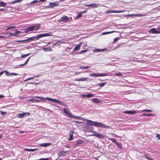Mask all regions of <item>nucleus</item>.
<instances>
[{
	"label": "nucleus",
	"instance_id": "6e6d98bb",
	"mask_svg": "<svg viewBox=\"0 0 160 160\" xmlns=\"http://www.w3.org/2000/svg\"><path fill=\"white\" fill-rule=\"evenodd\" d=\"M4 97H5L3 95H0V98Z\"/></svg>",
	"mask_w": 160,
	"mask_h": 160
},
{
	"label": "nucleus",
	"instance_id": "3c124183",
	"mask_svg": "<svg viewBox=\"0 0 160 160\" xmlns=\"http://www.w3.org/2000/svg\"><path fill=\"white\" fill-rule=\"evenodd\" d=\"M156 137L158 138V139L160 140V135L158 134L156 135Z\"/></svg>",
	"mask_w": 160,
	"mask_h": 160
},
{
	"label": "nucleus",
	"instance_id": "6e6552de",
	"mask_svg": "<svg viewBox=\"0 0 160 160\" xmlns=\"http://www.w3.org/2000/svg\"><path fill=\"white\" fill-rule=\"evenodd\" d=\"M64 112L68 117L72 118L73 115L72 113L70 112L69 110L68 109H67L65 108H64L63 109Z\"/></svg>",
	"mask_w": 160,
	"mask_h": 160
},
{
	"label": "nucleus",
	"instance_id": "412c9836",
	"mask_svg": "<svg viewBox=\"0 0 160 160\" xmlns=\"http://www.w3.org/2000/svg\"><path fill=\"white\" fill-rule=\"evenodd\" d=\"M128 17H131V16L142 17V15L141 14H132L128 15Z\"/></svg>",
	"mask_w": 160,
	"mask_h": 160
},
{
	"label": "nucleus",
	"instance_id": "a19ab883",
	"mask_svg": "<svg viewBox=\"0 0 160 160\" xmlns=\"http://www.w3.org/2000/svg\"><path fill=\"white\" fill-rule=\"evenodd\" d=\"M145 156L146 157L147 159H148V160H153V159L152 158H149L148 157V156L147 155H145Z\"/></svg>",
	"mask_w": 160,
	"mask_h": 160
},
{
	"label": "nucleus",
	"instance_id": "f03ea898",
	"mask_svg": "<svg viewBox=\"0 0 160 160\" xmlns=\"http://www.w3.org/2000/svg\"><path fill=\"white\" fill-rule=\"evenodd\" d=\"M40 27L39 24H35L33 26H31L25 29V32L27 33L28 32L32 31L34 30H37L39 29Z\"/></svg>",
	"mask_w": 160,
	"mask_h": 160
},
{
	"label": "nucleus",
	"instance_id": "c9c22d12",
	"mask_svg": "<svg viewBox=\"0 0 160 160\" xmlns=\"http://www.w3.org/2000/svg\"><path fill=\"white\" fill-rule=\"evenodd\" d=\"M15 28V26H13L9 27H8V28H7L5 29V30L6 31H8V30H9L10 29H12V28Z\"/></svg>",
	"mask_w": 160,
	"mask_h": 160
},
{
	"label": "nucleus",
	"instance_id": "7ed1b4c3",
	"mask_svg": "<svg viewBox=\"0 0 160 160\" xmlns=\"http://www.w3.org/2000/svg\"><path fill=\"white\" fill-rule=\"evenodd\" d=\"M89 75L91 76L94 77H103L105 76H107L108 75V74L106 73H101L99 74H97L96 73H93L92 74H89Z\"/></svg>",
	"mask_w": 160,
	"mask_h": 160
},
{
	"label": "nucleus",
	"instance_id": "4be33fe9",
	"mask_svg": "<svg viewBox=\"0 0 160 160\" xmlns=\"http://www.w3.org/2000/svg\"><path fill=\"white\" fill-rule=\"evenodd\" d=\"M92 100L93 101L94 103H98L100 102V101L99 100V99L97 98L92 99Z\"/></svg>",
	"mask_w": 160,
	"mask_h": 160
},
{
	"label": "nucleus",
	"instance_id": "ddd939ff",
	"mask_svg": "<svg viewBox=\"0 0 160 160\" xmlns=\"http://www.w3.org/2000/svg\"><path fill=\"white\" fill-rule=\"evenodd\" d=\"M84 6L88 7V8L97 7L98 5L95 3H92L89 4H85Z\"/></svg>",
	"mask_w": 160,
	"mask_h": 160
},
{
	"label": "nucleus",
	"instance_id": "7c9ffc66",
	"mask_svg": "<svg viewBox=\"0 0 160 160\" xmlns=\"http://www.w3.org/2000/svg\"><path fill=\"white\" fill-rule=\"evenodd\" d=\"M115 32V31H111V32H104L102 33V34L103 35H106V34H107L111 33H113V32Z\"/></svg>",
	"mask_w": 160,
	"mask_h": 160
},
{
	"label": "nucleus",
	"instance_id": "0eeeda50",
	"mask_svg": "<svg viewBox=\"0 0 160 160\" xmlns=\"http://www.w3.org/2000/svg\"><path fill=\"white\" fill-rule=\"evenodd\" d=\"M45 99H46L49 100V101H52L53 102H55L58 103V104H61V105H62V103H63L62 102L59 100H57L56 99H52L51 98H48V97H46Z\"/></svg>",
	"mask_w": 160,
	"mask_h": 160
},
{
	"label": "nucleus",
	"instance_id": "aec40b11",
	"mask_svg": "<svg viewBox=\"0 0 160 160\" xmlns=\"http://www.w3.org/2000/svg\"><path fill=\"white\" fill-rule=\"evenodd\" d=\"M74 132V131H70L69 133L70 138L68 139L69 141H71L73 139V136Z\"/></svg>",
	"mask_w": 160,
	"mask_h": 160
},
{
	"label": "nucleus",
	"instance_id": "8fccbe9b",
	"mask_svg": "<svg viewBox=\"0 0 160 160\" xmlns=\"http://www.w3.org/2000/svg\"><path fill=\"white\" fill-rule=\"evenodd\" d=\"M36 98H40V99H41L42 100H45V98H44L43 97H38V96H37V97H35Z\"/></svg>",
	"mask_w": 160,
	"mask_h": 160
},
{
	"label": "nucleus",
	"instance_id": "f3484780",
	"mask_svg": "<svg viewBox=\"0 0 160 160\" xmlns=\"http://www.w3.org/2000/svg\"><path fill=\"white\" fill-rule=\"evenodd\" d=\"M81 44H79L75 47L74 48V50L72 52V53H73L75 51L79 50L81 46Z\"/></svg>",
	"mask_w": 160,
	"mask_h": 160
},
{
	"label": "nucleus",
	"instance_id": "cd10ccee",
	"mask_svg": "<svg viewBox=\"0 0 160 160\" xmlns=\"http://www.w3.org/2000/svg\"><path fill=\"white\" fill-rule=\"evenodd\" d=\"M105 50V49H94L93 50V51L95 52H100L101 51H103Z\"/></svg>",
	"mask_w": 160,
	"mask_h": 160
},
{
	"label": "nucleus",
	"instance_id": "5fc2aeb1",
	"mask_svg": "<svg viewBox=\"0 0 160 160\" xmlns=\"http://www.w3.org/2000/svg\"><path fill=\"white\" fill-rule=\"evenodd\" d=\"M6 10H7L6 9L1 8V9H0V11H3Z\"/></svg>",
	"mask_w": 160,
	"mask_h": 160
},
{
	"label": "nucleus",
	"instance_id": "49530a36",
	"mask_svg": "<svg viewBox=\"0 0 160 160\" xmlns=\"http://www.w3.org/2000/svg\"><path fill=\"white\" fill-rule=\"evenodd\" d=\"M87 50H81L80 52H79V53H81L82 52H86L87 51Z\"/></svg>",
	"mask_w": 160,
	"mask_h": 160
},
{
	"label": "nucleus",
	"instance_id": "20e7f679",
	"mask_svg": "<svg viewBox=\"0 0 160 160\" xmlns=\"http://www.w3.org/2000/svg\"><path fill=\"white\" fill-rule=\"evenodd\" d=\"M51 36V34H49L48 33H45L43 34H38L37 35L36 37V40H38L39 38L43 37H45L46 36Z\"/></svg>",
	"mask_w": 160,
	"mask_h": 160
},
{
	"label": "nucleus",
	"instance_id": "bb28decb",
	"mask_svg": "<svg viewBox=\"0 0 160 160\" xmlns=\"http://www.w3.org/2000/svg\"><path fill=\"white\" fill-rule=\"evenodd\" d=\"M154 114L151 113H143L142 114V116H154Z\"/></svg>",
	"mask_w": 160,
	"mask_h": 160
},
{
	"label": "nucleus",
	"instance_id": "6ab92c4d",
	"mask_svg": "<svg viewBox=\"0 0 160 160\" xmlns=\"http://www.w3.org/2000/svg\"><path fill=\"white\" fill-rule=\"evenodd\" d=\"M88 79V78H76L75 79V81H86Z\"/></svg>",
	"mask_w": 160,
	"mask_h": 160
},
{
	"label": "nucleus",
	"instance_id": "c03bdc74",
	"mask_svg": "<svg viewBox=\"0 0 160 160\" xmlns=\"http://www.w3.org/2000/svg\"><path fill=\"white\" fill-rule=\"evenodd\" d=\"M3 72V73H4V72H5V74L8 75L9 76V72L8 71H2Z\"/></svg>",
	"mask_w": 160,
	"mask_h": 160
},
{
	"label": "nucleus",
	"instance_id": "a18cd8bd",
	"mask_svg": "<svg viewBox=\"0 0 160 160\" xmlns=\"http://www.w3.org/2000/svg\"><path fill=\"white\" fill-rule=\"evenodd\" d=\"M25 65V64H24V63L23 64H20L19 65L17 66L16 67H15L14 68H20V67H19L20 66H23V65Z\"/></svg>",
	"mask_w": 160,
	"mask_h": 160
},
{
	"label": "nucleus",
	"instance_id": "338daca9",
	"mask_svg": "<svg viewBox=\"0 0 160 160\" xmlns=\"http://www.w3.org/2000/svg\"><path fill=\"white\" fill-rule=\"evenodd\" d=\"M86 12V11H82V12H83V13H84Z\"/></svg>",
	"mask_w": 160,
	"mask_h": 160
},
{
	"label": "nucleus",
	"instance_id": "f704fd0d",
	"mask_svg": "<svg viewBox=\"0 0 160 160\" xmlns=\"http://www.w3.org/2000/svg\"><path fill=\"white\" fill-rule=\"evenodd\" d=\"M106 83V82H102L99 83V85L100 87H102L104 86Z\"/></svg>",
	"mask_w": 160,
	"mask_h": 160
},
{
	"label": "nucleus",
	"instance_id": "e2e57ef3",
	"mask_svg": "<svg viewBox=\"0 0 160 160\" xmlns=\"http://www.w3.org/2000/svg\"><path fill=\"white\" fill-rule=\"evenodd\" d=\"M38 84H39V83H35V82H34V84L36 85H38Z\"/></svg>",
	"mask_w": 160,
	"mask_h": 160
},
{
	"label": "nucleus",
	"instance_id": "b1692460",
	"mask_svg": "<svg viewBox=\"0 0 160 160\" xmlns=\"http://www.w3.org/2000/svg\"><path fill=\"white\" fill-rule=\"evenodd\" d=\"M26 114L25 113H19L18 114V117L20 118H23Z\"/></svg>",
	"mask_w": 160,
	"mask_h": 160
},
{
	"label": "nucleus",
	"instance_id": "5701e85b",
	"mask_svg": "<svg viewBox=\"0 0 160 160\" xmlns=\"http://www.w3.org/2000/svg\"><path fill=\"white\" fill-rule=\"evenodd\" d=\"M116 144L118 146V148L119 149L121 150L122 148V146L121 145V144L120 142H116Z\"/></svg>",
	"mask_w": 160,
	"mask_h": 160
},
{
	"label": "nucleus",
	"instance_id": "79ce46f5",
	"mask_svg": "<svg viewBox=\"0 0 160 160\" xmlns=\"http://www.w3.org/2000/svg\"><path fill=\"white\" fill-rule=\"evenodd\" d=\"M38 2V1L36 0H34L33 1H32V2H31L30 4H33L34 3H37Z\"/></svg>",
	"mask_w": 160,
	"mask_h": 160
},
{
	"label": "nucleus",
	"instance_id": "423d86ee",
	"mask_svg": "<svg viewBox=\"0 0 160 160\" xmlns=\"http://www.w3.org/2000/svg\"><path fill=\"white\" fill-rule=\"evenodd\" d=\"M36 40V37H30L29 38H28L27 39L22 40H19V41H16L17 42H25L28 41H34Z\"/></svg>",
	"mask_w": 160,
	"mask_h": 160
},
{
	"label": "nucleus",
	"instance_id": "9d476101",
	"mask_svg": "<svg viewBox=\"0 0 160 160\" xmlns=\"http://www.w3.org/2000/svg\"><path fill=\"white\" fill-rule=\"evenodd\" d=\"M149 32L152 33L158 34L160 33V31H158L156 29L153 28L149 30Z\"/></svg>",
	"mask_w": 160,
	"mask_h": 160
},
{
	"label": "nucleus",
	"instance_id": "864d4df0",
	"mask_svg": "<svg viewBox=\"0 0 160 160\" xmlns=\"http://www.w3.org/2000/svg\"><path fill=\"white\" fill-rule=\"evenodd\" d=\"M30 58V57H29V58H28L27 59V60L24 63V64H26L27 63V62H28Z\"/></svg>",
	"mask_w": 160,
	"mask_h": 160
},
{
	"label": "nucleus",
	"instance_id": "dca6fc26",
	"mask_svg": "<svg viewBox=\"0 0 160 160\" xmlns=\"http://www.w3.org/2000/svg\"><path fill=\"white\" fill-rule=\"evenodd\" d=\"M67 152V151H62L59 152L58 154V157H60L64 155Z\"/></svg>",
	"mask_w": 160,
	"mask_h": 160
},
{
	"label": "nucleus",
	"instance_id": "58836bf2",
	"mask_svg": "<svg viewBox=\"0 0 160 160\" xmlns=\"http://www.w3.org/2000/svg\"><path fill=\"white\" fill-rule=\"evenodd\" d=\"M109 139L111 140L112 142H113L114 143H116V142H117L116 140L115 139H114L113 138H110Z\"/></svg>",
	"mask_w": 160,
	"mask_h": 160
},
{
	"label": "nucleus",
	"instance_id": "37998d69",
	"mask_svg": "<svg viewBox=\"0 0 160 160\" xmlns=\"http://www.w3.org/2000/svg\"><path fill=\"white\" fill-rule=\"evenodd\" d=\"M115 75L116 76H122V74L121 72H119L118 73H116L115 74Z\"/></svg>",
	"mask_w": 160,
	"mask_h": 160
},
{
	"label": "nucleus",
	"instance_id": "69168bd1",
	"mask_svg": "<svg viewBox=\"0 0 160 160\" xmlns=\"http://www.w3.org/2000/svg\"><path fill=\"white\" fill-rule=\"evenodd\" d=\"M26 113V114H28V115H30V113H29V112H27V113Z\"/></svg>",
	"mask_w": 160,
	"mask_h": 160
},
{
	"label": "nucleus",
	"instance_id": "de8ad7c7",
	"mask_svg": "<svg viewBox=\"0 0 160 160\" xmlns=\"http://www.w3.org/2000/svg\"><path fill=\"white\" fill-rule=\"evenodd\" d=\"M18 74L17 73H11L9 76H10V75H18Z\"/></svg>",
	"mask_w": 160,
	"mask_h": 160
},
{
	"label": "nucleus",
	"instance_id": "4468645a",
	"mask_svg": "<svg viewBox=\"0 0 160 160\" xmlns=\"http://www.w3.org/2000/svg\"><path fill=\"white\" fill-rule=\"evenodd\" d=\"M82 143V140H78L76 141V143L74 144L73 147H74V148H76Z\"/></svg>",
	"mask_w": 160,
	"mask_h": 160
},
{
	"label": "nucleus",
	"instance_id": "2eb2a0df",
	"mask_svg": "<svg viewBox=\"0 0 160 160\" xmlns=\"http://www.w3.org/2000/svg\"><path fill=\"white\" fill-rule=\"evenodd\" d=\"M50 5L47 6L48 8H53L54 7L57 6L58 5V4L56 2H50Z\"/></svg>",
	"mask_w": 160,
	"mask_h": 160
},
{
	"label": "nucleus",
	"instance_id": "13d9d810",
	"mask_svg": "<svg viewBox=\"0 0 160 160\" xmlns=\"http://www.w3.org/2000/svg\"><path fill=\"white\" fill-rule=\"evenodd\" d=\"M82 98H84L85 97H87V95H82Z\"/></svg>",
	"mask_w": 160,
	"mask_h": 160
},
{
	"label": "nucleus",
	"instance_id": "39448f33",
	"mask_svg": "<svg viewBox=\"0 0 160 160\" xmlns=\"http://www.w3.org/2000/svg\"><path fill=\"white\" fill-rule=\"evenodd\" d=\"M69 20L68 18L66 16H63L60 19L58 20L59 22H67Z\"/></svg>",
	"mask_w": 160,
	"mask_h": 160
},
{
	"label": "nucleus",
	"instance_id": "c85d7f7f",
	"mask_svg": "<svg viewBox=\"0 0 160 160\" xmlns=\"http://www.w3.org/2000/svg\"><path fill=\"white\" fill-rule=\"evenodd\" d=\"M83 12H80L79 13H78L77 16L76 17V19H78V18L81 17L82 16V14Z\"/></svg>",
	"mask_w": 160,
	"mask_h": 160
},
{
	"label": "nucleus",
	"instance_id": "603ef678",
	"mask_svg": "<svg viewBox=\"0 0 160 160\" xmlns=\"http://www.w3.org/2000/svg\"><path fill=\"white\" fill-rule=\"evenodd\" d=\"M34 78V77H31V78H27L25 81H27L29 80H30L31 79H32V78Z\"/></svg>",
	"mask_w": 160,
	"mask_h": 160
},
{
	"label": "nucleus",
	"instance_id": "a878e982",
	"mask_svg": "<svg viewBox=\"0 0 160 160\" xmlns=\"http://www.w3.org/2000/svg\"><path fill=\"white\" fill-rule=\"evenodd\" d=\"M38 149V148H36L34 149H25V150L28 151H32V152H34L35 151L37 150Z\"/></svg>",
	"mask_w": 160,
	"mask_h": 160
},
{
	"label": "nucleus",
	"instance_id": "4c0bfd02",
	"mask_svg": "<svg viewBox=\"0 0 160 160\" xmlns=\"http://www.w3.org/2000/svg\"><path fill=\"white\" fill-rule=\"evenodd\" d=\"M30 54H22L21 56V57L22 58H24L29 55Z\"/></svg>",
	"mask_w": 160,
	"mask_h": 160
},
{
	"label": "nucleus",
	"instance_id": "ea45409f",
	"mask_svg": "<svg viewBox=\"0 0 160 160\" xmlns=\"http://www.w3.org/2000/svg\"><path fill=\"white\" fill-rule=\"evenodd\" d=\"M119 38V37L116 38H114L113 40V42H116L117 41H118V40Z\"/></svg>",
	"mask_w": 160,
	"mask_h": 160
},
{
	"label": "nucleus",
	"instance_id": "9b49d317",
	"mask_svg": "<svg viewBox=\"0 0 160 160\" xmlns=\"http://www.w3.org/2000/svg\"><path fill=\"white\" fill-rule=\"evenodd\" d=\"M124 10H121V11H117V10H108L107 11V13H120V12H125Z\"/></svg>",
	"mask_w": 160,
	"mask_h": 160
},
{
	"label": "nucleus",
	"instance_id": "f8f14e48",
	"mask_svg": "<svg viewBox=\"0 0 160 160\" xmlns=\"http://www.w3.org/2000/svg\"><path fill=\"white\" fill-rule=\"evenodd\" d=\"M124 112L125 113L128 114H133L136 113H137V112L135 110L126 111H124Z\"/></svg>",
	"mask_w": 160,
	"mask_h": 160
},
{
	"label": "nucleus",
	"instance_id": "a211bd4d",
	"mask_svg": "<svg viewBox=\"0 0 160 160\" xmlns=\"http://www.w3.org/2000/svg\"><path fill=\"white\" fill-rule=\"evenodd\" d=\"M51 145V143H46L40 144L39 145L41 147H46L49 146Z\"/></svg>",
	"mask_w": 160,
	"mask_h": 160
},
{
	"label": "nucleus",
	"instance_id": "473e14b6",
	"mask_svg": "<svg viewBox=\"0 0 160 160\" xmlns=\"http://www.w3.org/2000/svg\"><path fill=\"white\" fill-rule=\"evenodd\" d=\"M94 96V95L92 93H89L87 95V97L88 98L92 97Z\"/></svg>",
	"mask_w": 160,
	"mask_h": 160
},
{
	"label": "nucleus",
	"instance_id": "2f4dec72",
	"mask_svg": "<svg viewBox=\"0 0 160 160\" xmlns=\"http://www.w3.org/2000/svg\"><path fill=\"white\" fill-rule=\"evenodd\" d=\"M91 67L90 66H82L79 67V69H87L90 68Z\"/></svg>",
	"mask_w": 160,
	"mask_h": 160
},
{
	"label": "nucleus",
	"instance_id": "0e129e2a",
	"mask_svg": "<svg viewBox=\"0 0 160 160\" xmlns=\"http://www.w3.org/2000/svg\"><path fill=\"white\" fill-rule=\"evenodd\" d=\"M46 0H39L40 2H44Z\"/></svg>",
	"mask_w": 160,
	"mask_h": 160
},
{
	"label": "nucleus",
	"instance_id": "774afa93",
	"mask_svg": "<svg viewBox=\"0 0 160 160\" xmlns=\"http://www.w3.org/2000/svg\"><path fill=\"white\" fill-rule=\"evenodd\" d=\"M29 83L31 84H34V82H30Z\"/></svg>",
	"mask_w": 160,
	"mask_h": 160
},
{
	"label": "nucleus",
	"instance_id": "72a5a7b5",
	"mask_svg": "<svg viewBox=\"0 0 160 160\" xmlns=\"http://www.w3.org/2000/svg\"><path fill=\"white\" fill-rule=\"evenodd\" d=\"M9 34V37H11V36H15V35H16V33H12L11 32H9V33H8V32H7L6 33V34Z\"/></svg>",
	"mask_w": 160,
	"mask_h": 160
},
{
	"label": "nucleus",
	"instance_id": "bf43d9fd",
	"mask_svg": "<svg viewBox=\"0 0 160 160\" xmlns=\"http://www.w3.org/2000/svg\"><path fill=\"white\" fill-rule=\"evenodd\" d=\"M33 101L36 102H40L41 101V100H34Z\"/></svg>",
	"mask_w": 160,
	"mask_h": 160
},
{
	"label": "nucleus",
	"instance_id": "e433bc0d",
	"mask_svg": "<svg viewBox=\"0 0 160 160\" xmlns=\"http://www.w3.org/2000/svg\"><path fill=\"white\" fill-rule=\"evenodd\" d=\"M144 111L148 112H152V110L150 109H144L142 110V112H143Z\"/></svg>",
	"mask_w": 160,
	"mask_h": 160
},
{
	"label": "nucleus",
	"instance_id": "f257e3e1",
	"mask_svg": "<svg viewBox=\"0 0 160 160\" xmlns=\"http://www.w3.org/2000/svg\"><path fill=\"white\" fill-rule=\"evenodd\" d=\"M87 123L90 126H93L96 127L103 128H108V126H106L102 123L93 121L91 120H87L86 121Z\"/></svg>",
	"mask_w": 160,
	"mask_h": 160
},
{
	"label": "nucleus",
	"instance_id": "c756f323",
	"mask_svg": "<svg viewBox=\"0 0 160 160\" xmlns=\"http://www.w3.org/2000/svg\"><path fill=\"white\" fill-rule=\"evenodd\" d=\"M22 0H15L13 1L12 2V3H11L10 4H14L15 3H18L22 1Z\"/></svg>",
	"mask_w": 160,
	"mask_h": 160
},
{
	"label": "nucleus",
	"instance_id": "09e8293b",
	"mask_svg": "<svg viewBox=\"0 0 160 160\" xmlns=\"http://www.w3.org/2000/svg\"><path fill=\"white\" fill-rule=\"evenodd\" d=\"M0 113L2 115H5L6 113V112H4L1 111L0 112Z\"/></svg>",
	"mask_w": 160,
	"mask_h": 160
},
{
	"label": "nucleus",
	"instance_id": "052dcab7",
	"mask_svg": "<svg viewBox=\"0 0 160 160\" xmlns=\"http://www.w3.org/2000/svg\"><path fill=\"white\" fill-rule=\"evenodd\" d=\"M3 74V72L2 71L0 72V76L2 75Z\"/></svg>",
	"mask_w": 160,
	"mask_h": 160
},
{
	"label": "nucleus",
	"instance_id": "393cba45",
	"mask_svg": "<svg viewBox=\"0 0 160 160\" xmlns=\"http://www.w3.org/2000/svg\"><path fill=\"white\" fill-rule=\"evenodd\" d=\"M7 4V3H5L3 2H0V7H4Z\"/></svg>",
	"mask_w": 160,
	"mask_h": 160
},
{
	"label": "nucleus",
	"instance_id": "4d7b16f0",
	"mask_svg": "<svg viewBox=\"0 0 160 160\" xmlns=\"http://www.w3.org/2000/svg\"><path fill=\"white\" fill-rule=\"evenodd\" d=\"M20 32L19 31H17L15 32V33H16V35H17V33H19Z\"/></svg>",
	"mask_w": 160,
	"mask_h": 160
},
{
	"label": "nucleus",
	"instance_id": "1a4fd4ad",
	"mask_svg": "<svg viewBox=\"0 0 160 160\" xmlns=\"http://www.w3.org/2000/svg\"><path fill=\"white\" fill-rule=\"evenodd\" d=\"M92 135L95 136L96 138H100L101 139H103L104 138V136L102 134L98 132H96L95 134H92Z\"/></svg>",
	"mask_w": 160,
	"mask_h": 160
},
{
	"label": "nucleus",
	"instance_id": "680f3d73",
	"mask_svg": "<svg viewBox=\"0 0 160 160\" xmlns=\"http://www.w3.org/2000/svg\"><path fill=\"white\" fill-rule=\"evenodd\" d=\"M80 73H81L80 72H75V74H80Z\"/></svg>",
	"mask_w": 160,
	"mask_h": 160
}]
</instances>
